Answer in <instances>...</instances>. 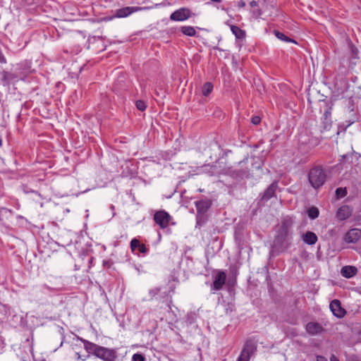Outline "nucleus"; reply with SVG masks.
<instances>
[{
	"label": "nucleus",
	"instance_id": "2",
	"mask_svg": "<svg viewBox=\"0 0 361 361\" xmlns=\"http://www.w3.org/2000/svg\"><path fill=\"white\" fill-rule=\"evenodd\" d=\"M326 174L322 166H315L308 173V180L314 189L321 188L325 183Z\"/></svg>",
	"mask_w": 361,
	"mask_h": 361
},
{
	"label": "nucleus",
	"instance_id": "42",
	"mask_svg": "<svg viewBox=\"0 0 361 361\" xmlns=\"http://www.w3.org/2000/svg\"><path fill=\"white\" fill-rule=\"evenodd\" d=\"M2 146V140L1 138L0 137V147Z\"/></svg>",
	"mask_w": 361,
	"mask_h": 361
},
{
	"label": "nucleus",
	"instance_id": "43",
	"mask_svg": "<svg viewBox=\"0 0 361 361\" xmlns=\"http://www.w3.org/2000/svg\"><path fill=\"white\" fill-rule=\"evenodd\" d=\"M80 50H81V48L78 47L77 48V51H80Z\"/></svg>",
	"mask_w": 361,
	"mask_h": 361
},
{
	"label": "nucleus",
	"instance_id": "32",
	"mask_svg": "<svg viewBox=\"0 0 361 361\" xmlns=\"http://www.w3.org/2000/svg\"><path fill=\"white\" fill-rule=\"evenodd\" d=\"M346 361H360L355 355H349L347 357Z\"/></svg>",
	"mask_w": 361,
	"mask_h": 361
},
{
	"label": "nucleus",
	"instance_id": "17",
	"mask_svg": "<svg viewBox=\"0 0 361 361\" xmlns=\"http://www.w3.org/2000/svg\"><path fill=\"white\" fill-rule=\"evenodd\" d=\"M302 240L307 245H313L317 242L318 238L314 232L307 231L302 235Z\"/></svg>",
	"mask_w": 361,
	"mask_h": 361
},
{
	"label": "nucleus",
	"instance_id": "24",
	"mask_svg": "<svg viewBox=\"0 0 361 361\" xmlns=\"http://www.w3.org/2000/svg\"><path fill=\"white\" fill-rule=\"evenodd\" d=\"M249 6L253 9L254 13H257L259 14V1H257L255 0H248Z\"/></svg>",
	"mask_w": 361,
	"mask_h": 361
},
{
	"label": "nucleus",
	"instance_id": "10",
	"mask_svg": "<svg viewBox=\"0 0 361 361\" xmlns=\"http://www.w3.org/2000/svg\"><path fill=\"white\" fill-rule=\"evenodd\" d=\"M360 237L361 230L359 228H352L345 233L343 240L347 243H356Z\"/></svg>",
	"mask_w": 361,
	"mask_h": 361
},
{
	"label": "nucleus",
	"instance_id": "11",
	"mask_svg": "<svg viewBox=\"0 0 361 361\" xmlns=\"http://www.w3.org/2000/svg\"><path fill=\"white\" fill-rule=\"evenodd\" d=\"M278 188V181H274L262 194L261 201L267 202L276 195V191Z\"/></svg>",
	"mask_w": 361,
	"mask_h": 361
},
{
	"label": "nucleus",
	"instance_id": "13",
	"mask_svg": "<svg viewBox=\"0 0 361 361\" xmlns=\"http://www.w3.org/2000/svg\"><path fill=\"white\" fill-rule=\"evenodd\" d=\"M1 82L4 86H10L11 83L17 80V75L15 73L3 71L0 72Z\"/></svg>",
	"mask_w": 361,
	"mask_h": 361
},
{
	"label": "nucleus",
	"instance_id": "44",
	"mask_svg": "<svg viewBox=\"0 0 361 361\" xmlns=\"http://www.w3.org/2000/svg\"><path fill=\"white\" fill-rule=\"evenodd\" d=\"M114 209V205H111V209Z\"/></svg>",
	"mask_w": 361,
	"mask_h": 361
},
{
	"label": "nucleus",
	"instance_id": "39",
	"mask_svg": "<svg viewBox=\"0 0 361 361\" xmlns=\"http://www.w3.org/2000/svg\"><path fill=\"white\" fill-rule=\"evenodd\" d=\"M237 361H249V360H246V359L239 356L238 360H237Z\"/></svg>",
	"mask_w": 361,
	"mask_h": 361
},
{
	"label": "nucleus",
	"instance_id": "16",
	"mask_svg": "<svg viewBox=\"0 0 361 361\" xmlns=\"http://www.w3.org/2000/svg\"><path fill=\"white\" fill-rule=\"evenodd\" d=\"M212 202L209 200H202L195 202L196 209L198 214H204L211 207Z\"/></svg>",
	"mask_w": 361,
	"mask_h": 361
},
{
	"label": "nucleus",
	"instance_id": "35",
	"mask_svg": "<svg viewBox=\"0 0 361 361\" xmlns=\"http://www.w3.org/2000/svg\"><path fill=\"white\" fill-rule=\"evenodd\" d=\"M246 5V2L244 0H240L238 2V8H243Z\"/></svg>",
	"mask_w": 361,
	"mask_h": 361
},
{
	"label": "nucleus",
	"instance_id": "20",
	"mask_svg": "<svg viewBox=\"0 0 361 361\" xmlns=\"http://www.w3.org/2000/svg\"><path fill=\"white\" fill-rule=\"evenodd\" d=\"M181 32L183 35L187 36H195L196 31L195 29L192 26H183L181 27Z\"/></svg>",
	"mask_w": 361,
	"mask_h": 361
},
{
	"label": "nucleus",
	"instance_id": "7",
	"mask_svg": "<svg viewBox=\"0 0 361 361\" xmlns=\"http://www.w3.org/2000/svg\"><path fill=\"white\" fill-rule=\"evenodd\" d=\"M141 8L139 7L135 6H126L115 11L114 15L110 17L108 20H111L114 18H126L129 16L130 14L133 13L135 11L140 10Z\"/></svg>",
	"mask_w": 361,
	"mask_h": 361
},
{
	"label": "nucleus",
	"instance_id": "15",
	"mask_svg": "<svg viewBox=\"0 0 361 361\" xmlns=\"http://www.w3.org/2000/svg\"><path fill=\"white\" fill-rule=\"evenodd\" d=\"M331 110L332 108L331 106L328 107L324 113L322 120L323 128L325 130H329L331 126L332 121H331Z\"/></svg>",
	"mask_w": 361,
	"mask_h": 361
},
{
	"label": "nucleus",
	"instance_id": "26",
	"mask_svg": "<svg viewBox=\"0 0 361 361\" xmlns=\"http://www.w3.org/2000/svg\"><path fill=\"white\" fill-rule=\"evenodd\" d=\"M135 105H136L137 109L142 111H145L147 108L146 103L142 100H137L135 102Z\"/></svg>",
	"mask_w": 361,
	"mask_h": 361
},
{
	"label": "nucleus",
	"instance_id": "34",
	"mask_svg": "<svg viewBox=\"0 0 361 361\" xmlns=\"http://www.w3.org/2000/svg\"><path fill=\"white\" fill-rule=\"evenodd\" d=\"M0 63H6V59L0 50Z\"/></svg>",
	"mask_w": 361,
	"mask_h": 361
},
{
	"label": "nucleus",
	"instance_id": "41",
	"mask_svg": "<svg viewBox=\"0 0 361 361\" xmlns=\"http://www.w3.org/2000/svg\"><path fill=\"white\" fill-rule=\"evenodd\" d=\"M300 142L302 144L307 143L306 140H303V141L300 140Z\"/></svg>",
	"mask_w": 361,
	"mask_h": 361
},
{
	"label": "nucleus",
	"instance_id": "30",
	"mask_svg": "<svg viewBox=\"0 0 361 361\" xmlns=\"http://www.w3.org/2000/svg\"><path fill=\"white\" fill-rule=\"evenodd\" d=\"M252 123L258 125L261 122V118L258 116H253L251 119Z\"/></svg>",
	"mask_w": 361,
	"mask_h": 361
},
{
	"label": "nucleus",
	"instance_id": "40",
	"mask_svg": "<svg viewBox=\"0 0 361 361\" xmlns=\"http://www.w3.org/2000/svg\"><path fill=\"white\" fill-rule=\"evenodd\" d=\"M211 1H213V2H216V3L221 2V0H211Z\"/></svg>",
	"mask_w": 361,
	"mask_h": 361
},
{
	"label": "nucleus",
	"instance_id": "18",
	"mask_svg": "<svg viewBox=\"0 0 361 361\" xmlns=\"http://www.w3.org/2000/svg\"><path fill=\"white\" fill-rule=\"evenodd\" d=\"M357 273L356 267L353 266H345L341 270V275L347 279H350L355 276Z\"/></svg>",
	"mask_w": 361,
	"mask_h": 361
},
{
	"label": "nucleus",
	"instance_id": "36",
	"mask_svg": "<svg viewBox=\"0 0 361 361\" xmlns=\"http://www.w3.org/2000/svg\"><path fill=\"white\" fill-rule=\"evenodd\" d=\"M317 361H327V359L322 355H318L317 357Z\"/></svg>",
	"mask_w": 361,
	"mask_h": 361
},
{
	"label": "nucleus",
	"instance_id": "27",
	"mask_svg": "<svg viewBox=\"0 0 361 361\" xmlns=\"http://www.w3.org/2000/svg\"><path fill=\"white\" fill-rule=\"evenodd\" d=\"M336 194L339 197H343L347 195V190L345 188H338L336 190Z\"/></svg>",
	"mask_w": 361,
	"mask_h": 361
},
{
	"label": "nucleus",
	"instance_id": "5",
	"mask_svg": "<svg viewBox=\"0 0 361 361\" xmlns=\"http://www.w3.org/2000/svg\"><path fill=\"white\" fill-rule=\"evenodd\" d=\"M193 13L187 8H180L173 12L170 19L173 21H184L188 20Z\"/></svg>",
	"mask_w": 361,
	"mask_h": 361
},
{
	"label": "nucleus",
	"instance_id": "25",
	"mask_svg": "<svg viewBox=\"0 0 361 361\" xmlns=\"http://www.w3.org/2000/svg\"><path fill=\"white\" fill-rule=\"evenodd\" d=\"M161 291V288L159 287H156V288H152L149 290V300H153L156 295H157L159 292Z\"/></svg>",
	"mask_w": 361,
	"mask_h": 361
},
{
	"label": "nucleus",
	"instance_id": "12",
	"mask_svg": "<svg viewBox=\"0 0 361 361\" xmlns=\"http://www.w3.org/2000/svg\"><path fill=\"white\" fill-rule=\"evenodd\" d=\"M353 208L348 205H343L340 207L336 212V218L340 221H343L348 219L352 213Z\"/></svg>",
	"mask_w": 361,
	"mask_h": 361
},
{
	"label": "nucleus",
	"instance_id": "37",
	"mask_svg": "<svg viewBox=\"0 0 361 361\" xmlns=\"http://www.w3.org/2000/svg\"><path fill=\"white\" fill-rule=\"evenodd\" d=\"M330 361H339V360L336 355H331V356L330 357Z\"/></svg>",
	"mask_w": 361,
	"mask_h": 361
},
{
	"label": "nucleus",
	"instance_id": "8",
	"mask_svg": "<svg viewBox=\"0 0 361 361\" xmlns=\"http://www.w3.org/2000/svg\"><path fill=\"white\" fill-rule=\"evenodd\" d=\"M256 348L257 346L255 342H253L252 340H247L244 344L240 356L247 360H250V357L255 353Z\"/></svg>",
	"mask_w": 361,
	"mask_h": 361
},
{
	"label": "nucleus",
	"instance_id": "1",
	"mask_svg": "<svg viewBox=\"0 0 361 361\" xmlns=\"http://www.w3.org/2000/svg\"><path fill=\"white\" fill-rule=\"evenodd\" d=\"M76 339L83 343L84 349L89 355H94L102 361H115L118 357L116 348L99 345L78 336Z\"/></svg>",
	"mask_w": 361,
	"mask_h": 361
},
{
	"label": "nucleus",
	"instance_id": "33",
	"mask_svg": "<svg viewBox=\"0 0 361 361\" xmlns=\"http://www.w3.org/2000/svg\"><path fill=\"white\" fill-rule=\"evenodd\" d=\"M75 355H76V357L78 360H82L83 361L86 360L87 358L89 357V355H87V356H82L79 353H75Z\"/></svg>",
	"mask_w": 361,
	"mask_h": 361
},
{
	"label": "nucleus",
	"instance_id": "31",
	"mask_svg": "<svg viewBox=\"0 0 361 361\" xmlns=\"http://www.w3.org/2000/svg\"><path fill=\"white\" fill-rule=\"evenodd\" d=\"M138 250L141 253H146L148 251V249L147 248L146 245L145 244H141L138 247Z\"/></svg>",
	"mask_w": 361,
	"mask_h": 361
},
{
	"label": "nucleus",
	"instance_id": "29",
	"mask_svg": "<svg viewBox=\"0 0 361 361\" xmlns=\"http://www.w3.org/2000/svg\"><path fill=\"white\" fill-rule=\"evenodd\" d=\"M132 361H145V358L142 355L135 353L133 355Z\"/></svg>",
	"mask_w": 361,
	"mask_h": 361
},
{
	"label": "nucleus",
	"instance_id": "28",
	"mask_svg": "<svg viewBox=\"0 0 361 361\" xmlns=\"http://www.w3.org/2000/svg\"><path fill=\"white\" fill-rule=\"evenodd\" d=\"M140 245V241L136 238H133L130 241V248H131L132 251H134V250H135V249L138 248Z\"/></svg>",
	"mask_w": 361,
	"mask_h": 361
},
{
	"label": "nucleus",
	"instance_id": "22",
	"mask_svg": "<svg viewBox=\"0 0 361 361\" xmlns=\"http://www.w3.org/2000/svg\"><path fill=\"white\" fill-rule=\"evenodd\" d=\"M274 34H275V36L283 41V42H293V43H295L296 44L297 42L294 40V39H292L290 38H289L288 37H287L286 35H285L283 33L278 31V30H274Z\"/></svg>",
	"mask_w": 361,
	"mask_h": 361
},
{
	"label": "nucleus",
	"instance_id": "19",
	"mask_svg": "<svg viewBox=\"0 0 361 361\" xmlns=\"http://www.w3.org/2000/svg\"><path fill=\"white\" fill-rule=\"evenodd\" d=\"M231 30L238 39H244L245 38V31L242 30L238 26L231 24Z\"/></svg>",
	"mask_w": 361,
	"mask_h": 361
},
{
	"label": "nucleus",
	"instance_id": "38",
	"mask_svg": "<svg viewBox=\"0 0 361 361\" xmlns=\"http://www.w3.org/2000/svg\"><path fill=\"white\" fill-rule=\"evenodd\" d=\"M25 2L28 5H32L34 4V0H24Z\"/></svg>",
	"mask_w": 361,
	"mask_h": 361
},
{
	"label": "nucleus",
	"instance_id": "9",
	"mask_svg": "<svg viewBox=\"0 0 361 361\" xmlns=\"http://www.w3.org/2000/svg\"><path fill=\"white\" fill-rule=\"evenodd\" d=\"M330 310L333 314L338 318H342L345 315V310L341 307V302L338 300H334L330 302Z\"/></svg>",
	"mask_w": 361,
	"mask_h": 361
},
{
	"label": "nucleus",
	"instance_id": "6",
	"mask_svg": "<svg viewBox=\"0 0 361 361\" xmlns=\"http://www.w3.org/2000/svg\"><path fill=\"white\" fill-rule=\"evenodd\" d=\"M226 274L224 271H218L214 275L213 283L211 285V290L217 291L221 290L226 283Z\"/></svg>",
	"mask_w": 361,
	"mask_h": 361
},
{
	"label": "nucleus",
	"instance_id": "45",
	"mask_svg": "<svg viewBox=\"0 0 361 361\" xmlns=\"http://www.w3.org/2000/svg\"><path fill=\"white\" fill-rule=\"evenodd\" d=\"M92 260H93V258H91V259L90 260V262L92 263Z\"/></svg>",
	"mask_w": 361,
	"mask_h": 361
},
{
	"label": "nucleus",
	"instance_id": "23",
	"mask_svg": "<svg viewBox=\"0 0 361 361\" xmlns=\"http://www.w3.org/2000/svg\"><path fill=\"white\" fill-rule=\"evenodd\" d=\"M319 211L316 207H311L307 209V215L310 219H315L319 216Z\"/></svg>",
	"mask_w": 361,
	"mask_h": 361
},
{
	"label": "nucleus",
	"instance_id": "14",
	"mask_svg": "<svg viewBox=\"0 0 361 361\" xmlns=\"http://www.w3.org/2000/svg\"><path fill=\"white\" fill-rule=\"evenodd\" d=\"M305 329L312 336L319 334L324 331L323 326L319 323L314 322L307 323Z\"/></svg>",
	"mask_w": 361,
	"mask_h": 361
},
{
	"label": "nucleus",
	"instance_id": "3",
	"mask_svg": "<svg viewBox=\"0 0 361 361\" xmlns=\"http://www.w3.org/2000/svg\"><path fill=\"white\" fill-rule=\"evenodd\" d=\"M293 225V220L290 217L285 218L279 229L278 233L275 238V241L278 243H283L290 234V231Z\"/></svg>",
	"mask_w": 361,
	"mask_h": 361
},
{
	"label": "nucleus",
	"instance_id": "4",
	"mask_svg": "<svg viewBox=\"0 0 361 361\" xmlns=\"http://www.w3.org/2000/svg\"><path fill=\"white\" fill-rule=\"evenodd\" d=\"M171 220L172 217L164 210L157 211L154 215V221L161 228H167Z\"/></svg>",
	"mask_w": 361,
	"mask_h": 361
},
{
	"label": "nucleus",
	"instance_id": "21",
	"mask_svg": "<svg viewBox=\"0 0 361 361\" xmlns=\"http://www.w3.org/2000/svg\"><path fill=\"white\" fill-rule=\"evenodd\" d=\"M214 85L212 82H207L204 84L202 90V94L207 97L213 90Z\"/></svg>",
	"mask_w": 361,
	"mask_h": 361
}]
</instances>
